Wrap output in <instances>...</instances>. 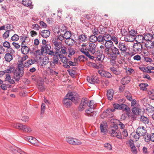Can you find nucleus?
I'll list each match as a JSON object with an SVG mask.
<instances>
[{
    "mask_svg": "<svg viewBox=\"0 0 154 154\" xmlns=\"http://www.w3.org/2000/svg\"><path fill=\"white\" fill-rule=\"evenodd\" d=\"M79 100V96L77 93L70 92H68L64 97L63 103L66 107L69 108L72 105V102L76 104L78 103Z\"/></svg>",
    "mask_w": 154,
    "mask_h": 154,
    "instance_id": "1",
    "label": "nucleus"
},
{
    "mask_svg": "<svg viewBox=\"0 0 154 154\" xmlns=\"http://www.w3.org/2000/svg\"><path fill=\"white\" fill-rule=\"evenodd\" d=\"M111 51H109L105 55L110 60L111 64L113 66L116 64V60L118 55L120 56L121 53L119 49L115 47H112L111 48Z\"/></svg>",
    "mask_w": 154,
    "mask_h": 154,
    "instance_id": "2",
    "label": "nucleus"
},
{
    "mask_svg": "<svg viewBox=\"0 0 154 154\" xmlns=\"http://www.w3.org/2000/svg\"><path fill=\"white\" fill-rule=\"evenodd\" d=\"M118 126L116 124H114L109 131V133L111 137H117L119 139H122L121 133L120 131H118Z\"/></svg>",
    "mask_w": 154,
    "mask_h": 154,
    "instance_id": "3",
    "label": "nucleus"
},
{
    "mask_svg": "<svg viewBox=\"0 0 154 154\" xmlns=\"http://www.w3.org/2000/svg\"><path fill=\"white\" fill-rule=\"evenodd\" d=\"M143 48L142 44L136 43L133 44L132 50L134 53H140L142 51Z\"/></svg>",
    "mask_w": 154,
    "mask_h": 154,
    "instance_id": "4",
    "label": "nucleus"
},
{
    "mask_svg": "<svg viewBox=\"0 0 154 154\" xmlns=\"http://www.w3.org/2000/svg\"><path fill=\"white\" fill-rule=\"evenodd\" d=\"M52 42L53 45L54 46V48L56 50V51H60L62 46V42H59L57 38H52Z\"/></svg>",
    "mask_w": 154,
    "mask_h": 154,
    "instance_id": "5",
    "label": "nucleus"
},
{
    "mask_svg": "<svg viewBox=\"0 0 154 154\" xmlns=\"http://www.w3.org/2000/svg\"><path fill=\"white\" fill-rule=\"evenodd\" d=\"M10 149L11 151L14 154H27L21 149L15 146H11Z\"/></svg>",
    "mask_w": 154,
    "mask_h": 154,
    "instance_id": "6",
    "label": "nucleus"
},
{
    "mask_svg": "<svg viewBox=\"0 0 154 154\" xmlns=\"http://www.w3.org/2000/svg\"><path fill=\"white\" fill-rule=\"evenodd\" d=\"M66 141L69 143L74 145H79L81 144L82 143L79 140L71 137H67Z\"/></svg>",
    "mask_w": 154,
    "mask_h": 154,
    "instance_id": "7",
    "label": "nucleus"
},
{
    "mask_svg": "<svg viewBox=\"0 0 154 154\" xmlns=\"http://www.w3.org/2000/svg\"><path fill=\"white\" fill-rule=\"evenodd\" d=\"M104 43V45L106 48L104 50V54L109 52L110 50V48L112 47L113 45V42L111 41L106 40Z\"/></svg>",
    "mask_w": 154,
    "mask_h": 154,
    "instance_id": "8",
    "label": "nucleus"
},
{
    "mask_svg": "<svg viewBox=\"0 0 154 154\" xmlns=\"http://www.w3.org/2000/svg\"><path fill=\"white\" fill-rule=\"evenodd\" d=\"M119 49L121 51L122 53H127V50L128 47L126 45L125 43L120 42H119L118 46Z\"/></svg>",
    "mask_w": 154,
    "mask_h": 154,
    "instance_id": "9",
    "label": "nucleus"
},
{
    "mask_svg": "<svg viewBox=\"0 0 154 154\" xmlns=\"http://www.w3.org/2000/svg\"><path fill=\"white\" fill-rule=\"evenodd\" d=\"M87 80L90 83L93 84L98 83L99 81L98 77L94 75L91 76V77H87Z\"/></svg>",
    "mask_w": 154,
    "mask_h": 154,
    "instance_id": "10",
    "label": "nucleus"
},
{
    "mask_svg": "<svg viewBox=\"0 0 154 154\" xmlns=\"http://www.w3.org/2000/svg\"><path fill=\"white\" fill-rule=\"evenodd\" d=\"M19 70H15L14 72V77L15 80L17 82H18L21 77L23 75L24 72H19Z\"/></svg>",
    "mask_w": 154,
    "mask_h": 154,
    "instance_id": "11",
    "label": "nucleus"
},
{
    "mask_svg": "<svg viewBox=\"0 0 154 154\" xmlns=\"http://www.w3.org/2000/svg\"><path fill=\"white\" fill-rule=\"evenodd\" d=\"M96 45L94 43H89L88 47L87 49L90 53L94 54L96 52Z\"/></svg>",
    "mask_w": 154,
    "mask_h": 154,
    "instance_id": "12",
    "label": "nucleus"
},
{
    "mask_svg": "<svg viewBox=\"0 0 154 154\" xmlns=\"http://www.w3.org/2000/svg\"><path fill=\"white\" fill-rule=\"evenodd\" d=\"M136 133L141 136H144L146 133V130L143 126L139 127L137 129Z\"/></svg>",
    "mask_w": 154,
    "mask_h": 154,
    "instance_id": "13",
    "label": "nucleus"
},
{
    "mask_svg": "<svg viewBox=\"0 0 154 154\" xmlns=\"http://www.w3.org/2000/svg\"><path fill=\"white\" fill-rule=\"evenodd\" d=\"M98 72V73L102 77L108 78H110L112 77V75L111 73L106 71L100 69L99 70Z\"/></svg>",
    "mask_w": 154,
    "mask_h": 154,
    "instance_id": "14",
    "label": "nucleus"
},
{
    "mask_svg": "<svg viewBox=\"0 0 154 154\" xmlns=\"http://www.w3.org/2000/svg\"><path fill=\"white\" fill-rule=\"evenodd\" d=\"M60 53L56 51L55 55L54 56L53 58V61L57 65H60L61 63L59 61V58H60Z\"/></svg>",
    "mask_w": 154,
    "mask_h": 154,
    "instance_id": "15",
    "label": "nucleus"
},
{
    "mask_svg": "<svg viewBox=\"0 0 154 154\" xmlns=\"http://www.w3.org/2000/svg\"><path fill=\"white\" fill-rule=\"evenodd\" d=\"M115 111V109H108L103 112V114L105 116L108 117L109 118L111 117L112 116V112H114Z\"/></svg>",
    "mask_w": 154,
    "mask_h": 154,
    "instance_id": "16",
    "label": "nucleus"
},
{
    "mask_svg": "<svg viewBox=\"0 0 154 154\" xmlns=\"http://www.w3.org/2000/svg\"><path fill=\"white\" fill-rule=\"evenodd\" d=\"M144 36L141 35H138L135 37V39L137 43H142L145 41Z\"/></svg>",
    "mask_w": 154,
    "mask_h": 154,
    "instance_id": "17",
    "label": "nucleus"
},
{
    "mask_svg": "<svg viewBox=\"0 0 154 154\" xmlns=\"http://www.w3.org/2000/svg\"><path fill=\"white\" fill-rule=\"evenodd\" d=\"M50 34V32L49 30H42L40 34L44 38H47L48 37Z\"/></svg>",
    "mask_w": 154,
    "mask_h": 154,
    "instance_id": "18",
    "label": "nucleus"
},
{
    "mask_svg": "<svg viewBox=\"0 0 154 154\" xmlns=\"http://www.w3.org/2000/svg\"><path fill=\"white\" fill-rule=\"evenodd\" d=\"M94 54H95V60L100 61H103V58L102 57L103 55L102 54L96 52Z\"/></svg>",
    "mask_w": 154,
    "mask_h": 154,
    "instance_id": "19",
    "label": "nucleus"
},
{
    "mask_svg": "<svg viewBox=\"0 0 154 154\" xmlns=\"http://www.w3.org/2000/svg\"><path fill=\"white\" fill-rule=\"evenodd\" d=\"M93 108H90L86 110L85 111L86 114H85V115L88 116H94L95 115V114L94 113V111L93 110Z\"/></svg>",
    "mask_w": 154,
    "mask_h": 154,
    "instance_id": "20",
    "label": "nucleus"
},
{
    "mask_svg": "<svg viewBox=\"0 0 154 154\" xmlns=\"http://www.w3.org/2000/svg\"><path fill=\"white\" fill-rule=\"evenodd\" d=\"M6 78L5 81L8 82L9 84H14L15 83L14 80L13 79H11V75L8 73L6 74Z\"/></svg>",
    "mask_w": 154,
    "mask_h": 154,
    "instance_id": "21",
    "label": "nucleus"
},
{
    "mask_svg": "<svg viewBox=\"0 0 154 154\" xmlns=\"http://www.w3.org/2000/svg\"><path fill=\"white\" fill-rule=\"evenodd\" d=\"M131 81V78L129 76L123 78L121 80V83L123 85L128 84Z\"/></svg>",
    "mask_w": 154,
    "mask_h": 154,
    "instance_id": "22",
    "label": "nucleus"
},
{
    "mask_svg": "<svg viewBox=\"0 0 154 154\" xmlns=\"http://www.w3.org/2000/svg\"><path fill=\"white\" fill-rule=\"evenodd\" d=\"M145 41H149L152 42V35L150 33H145L144 35Z\"/></svg>",
    "mask_w": 154,
    "mask_h": 154,
    "instance_id": "23",
    "label": "nucleus"
},
{
    "mask_svg": "<svg viewBox=\"0 0 154 154\" xmlns=\"http://www.w3.org/2000/svg\"><path fill=\"white\" fill-rule=\"evenodd\" d=\"M78 39L80 42L82 43L87 41L88 40V38L85 35L81 34L79 36Z\"/></svg>",
    "mask_w": 154,
    "mask_h": 154,
    "instance_id": "24",
    "label": "nucleus"
},
{
    "mask_svg": "<svg viewBox=\"0 0 154 154\" xmlns=\"http://www.w3.org/2000/svg\"><path fill=\"white\" fill-rule=\"evenodd\" d=\"M135 38L133 37L130 35H128L124 37V40L125 42H132L134 41Z\"/></svg>",
    "mask_w": 154,
    "mask_h": 154,
    "instance_id": "25",
    "label": "nucleus"
},
{
    "mask_svg": "<svg viewBox=\"0 0 154 154\" xmlns=\"http://www.w3.org/2000/svg\"><path fill=\"white\" fill-rule=\"evenodd\" d=\"M21 50L23 54L26 55L30 51V48L26 46H24L23 47L22 46V48H21Z\"/></svg>",
    "mask_w": 154,
    "mask_h": 154,
    "instance_id": "26",
    "label": "nucleus"
},
{
    "mask_svg": "<svg viewBox=\"0 0 154 154\" xmlns=\"http://www.w3.org/2000/svg\"><path fill=\"white\" fill-rule=\"evenodd\" d=\"M100 128L102 133H103V134H106L107 131L106 128V125L105 124H101L100 125Z\"/></svg>",
    "mask_w": 154,
    "mask_h": 154,
    "instance_id": "27",
    "label": "nucleus"
},
{
    "mask_svg": "<svg viewBox=\"0 0 154 154\" xmlns=\"http://www.w3.org/2000/svg\"><path fill=\"white\" fill-rule=\"evenodd\" d=\"M113 91L112 89L108 90L107 92V96L109 100H111L113 98Z\"/></svg>",
    "mask_w": 154,
    "mask_h": 154,
    "instance_id": "28",
    "label": "nucleus"
},
{
    "mask_svg": "<svg viewBox=\"0 0 154 154\" xmlns=\"http://www.w3.org/2000/svg\"><path fill=\"white\" fill-rule=\"evenodd\" d=\"M62 31H63V36L66 39L69 38L71 36V33L69 31H66V30H62Z\"/></svg>",
    "mask_w": 154,
    "mask_h": 154,
    "instance_id": "29",
    "label": "nucleus"
},
{
    "mask_svg": "<svg viewBox=\"0 0 154 154\" xmlns=\"http://www.w3.org/2000/svg\"><path fill=\"white\" fill-rule=\"evenodd\" d=\"M65 43L69 46H72L73 45L75 41L72 39L69 38L65 41Z\"/></svg>",
    "mask_w": 154,
    "mask_h": 154,
    "instance_id": "30",
    "label": "nucleus"
},
{
    "mask_svg": "<svg viewBox=\"0 0 154 154\" xmlns=\"http://www.w3.org/2000/svg\"><path fill=\"white\" fill-rule=\"evenodd\" d=\"M5 60L8 62H10L13 59V55L9 53H6L5 56Z\"/></svg>",
    "mask_w": 154,
    "mask_h": 154,
    "instance_id": "31",
    "label": "nucleus"
},
{
    "mask_svg": "<svg viewBox=\"0 0 154 154\" xmlns=\"http://www.w3.org/2000/svg\"><path fill=\"white\" fill-rule=\"evenodd\" d=\"M132 111L134 114L137 116L139 115L141 109L138 107H134L132 109Z\"/></svg>",
    "mask_w": 154,
    "mask_h": 154,
    "instance_id": "32",
    "label": "nucleus"
},
{
    "mask_svg": "<svg viewBox=\"0 0 154 154\" xmlns=\"http://www.w3.org/2000/svg\"><path fill=\"white\" fill-rule=\"evenodd\" d=\"M51 48V46L50 45L47 44L42 47V51H44L45 53V52L50 50Z\"/></svg>",
    "mask_w": 154,
    "mask_h": 154,
    "instance_id": "33",
    "label": "nucleus"
},
{
    "mask_svg": "<svg viewBox=\"0 0 154 154\" xmlns=\"http://www.w3.org/2000/svg\"><path fill=\"white\" fill-rule=\"evenodd\" d=\"M67 51V54H69L68 56L69 57H70L69 55L72 56L75 53V51L74 49L71 47L68 48Z\"/></svg>",
    "mask_w": 154,
    "mask_h": 154,
    "instance_id": "34",
    "label": "nucleus"
},
{
    "mask_svg": "<svg viewBox=\"0 0 154 154\" xmlns=\"http://www.w3.org/2000/svg\"><path fill=\"white\" fill-rule=\"evenodd\" d=\"M23 125L20 123H14L12 124V126L14 128L19 129L20 130H22Z\"/></svg>",
    "mask_w": 154,
    "mask_h": 154,
    "instance_id": "35",
    "label": "nucleus"
},
{
    "mask_svg": "<svg viewBox=\"0 0 154 154\" xmlns=\"http://www.w3.org/2000/svg\"><path fill=\"white\" fill-rule=\"evenodd\" d=\"M32 2L30 0H23L22 1V4L26 6H31L32 4Z\"/></svg>",
    "mask_w": 154,
    "mask_h": 154,
    "instance_id": "36",
    "label": "nucleus"
},
{
    "mask_svg": "<svg viewBox=\"0 0 154 154\" xmlns=\"http://www.w3.org/2000/svg\"><path fill=\"white\" fill-rule=\"evenodd\" d=\"M97 41L99 43H101L102 44H104V38L103 36H102L101 35H98L97 37Z\"/></svg>",
    "mask_w": 154,
    "mask_h": 154,
    "instance_id": "37",
    "label": "nucleus"
},
{
    "mask_svg": "<svg viewBox=\"0 0 154 154\" xmlns=\"http://www.w3.org/2000/svg\"><path fill=\"white\" fill-rule=\"evenodd\" d=\"M60 59L61 61L63 63L67 64L68 63V60L66 57H64L63 55L60 54Z\"/></svg>",
    "mask_w": 154,
    "mask_h": 154,
    "instance_id": "38",
    "label": "nucleus"
},
{
    "mask_svg": "<svg viewBox=\"0 0 154 154\" xmlns=\"http://www.w3.org/2000/svg\"><path fill=\"white\" fill-rule=\"evenodd\" d=\"M140 120L145 124H148L149 121L148 118L144 116H141Z\"/></svg>",
    "mask_w": 154,
    "mask_h": 154,
    "instance_id": "39",
    "label": "nucleus"
},
{
    "mask_svg": "<svg viewBox=\"0 0 154 154\" xmlns=\"http://www.w3.org/2000/svg\"><path fill=\"white\" fill-rule=\"evenodd\" d=\"M22 130L27 133H30L32 131V129L30 128L25 125H23V129H22Z\"/></svg>",
    "mask_w": 154,
    "mask_h": 154,
    "instance_id": "40",
    "label": "nucleus"
},
{
    "mask_svg": "<svg viewBox=\"0 0 154 154\" xmlns=\"http://www.w3.org/2000/svg\"><path fill=\"white\" fill-rule=\"evenodd\" d=\"M59 32L60 34H59L58 35L57 38L58 39H59L60 41H62L64 39V36H63V33H64L63 31H62V30L61 29L60 30H59Z\"/></svg>",
    "mask_w": 154,
    "mask_h": 154,
    "instance_id": "41",
    "label": "nucleus"
},
{
    "mask_svg": "<svg viewBox=\"0 0 154 154\" xmlns=\"http://www.w3.org/2000/svg\"><path fill=\"white\" fill-rule=\"evenodd\" d=\"M88 39L89 41L92 42V43L95 42L97 40V36L94 35H91L89 37Z\"/></svg>",
    "mask_w": 154,
    "mask_h": 154,
    "instance_id": "42",
    "label": "nucleus"
},
{
    "mask_svg": "<svg viewBox=\"0 0 154 154\" xmlns=\"http://www.w3.org/2000/svg\"><path fill=\"white\" fill-rule=\"evenodd\" d=\"M110 69L114 74L116 75H119L121 72L119 70H117L114 67H110Z\"/></svg>",
    "mask_w": 154,
    "mask_h": 154,
    "instance_id": "43",
    "label": "nucleus"
},
{
    "mask_svg": "<svg viewBox=\"0 0 154 154\" xmlns=\"http://www.w3.org/2000/svg\"><path fill=\"white\" fill-rule=\"evenodd\" d=\"M23 66L24 65L23 63H19L18 66V68H17L15 70H19V72H24Z\"/></svg>",
    "mask_w": 154,
    "mask_h": 154,
    "instance_id": "44",
    "label": "nucleus"
},
{
    "mask_svg": "<svg viewBox=\"0 0 154 154\" xmlns=\"http://www.w3.org/2000/svg\"><path fill=\"white\" fill-rule=\"evenodd\" d=\"M14 70V68L13 66H11L5 70V73H11Z\"/></svg>",
    "mask_w": 154,
    "mask_h": 154,
    "instance_id": "45",
    "label": "nucleus"
},
{
    "mask_svg": "<svg viewBox=\"0 0 154 154\" xmlns=\"http://www.w3.org/2000/svg\"><path fill=\"white\" fill-rule=\"evenodd\" d=\"M38 140L35 138L32 137V138L30 139L29 142L34 145H37V142Z\"/></svg>",
    "mask_w": 154,
    "mask_h": 154,
    "instance_id": "46",
    "label": "nucleus"
},
{
    "mask_svg": "<svg viewBox=\"0 0 154 154\" xmlns=\"http://www.w3.org/2000/svg\"><path fill=\"white\" fill-rule=\"evenodd\" d=\"M49 62V58L47 57H44L42 59V66L46 65Z\"/></svg>",
    "mask_w": 154,
    "mask_h": 154,
    "instance_id": "47",
    "label": "nucleus"
},
{
    "mask_svg": "<svg viewBox=\"0 0 154 154\" xmlns=\"http://www.w3.org/2000/svg\"><path fill=\"white\" fill-rule=\"evenodd\" d=\"M67 48H68L65 47L64 46H62L61 49V51L62 53L64 54H67Z\"/></svg>",
    "mask_w": 154,
    "mask_h": 154,
    "instance_id": "48",
    "label": "nucleus"
},
{
    "mask_svg": "<svg viewBox=\"0 0 154 154\" xmlns=\"http://www.w3.org/2000/svg\"><path fill=\"white\" fill-rule=\"evenodd\" d=\"M19 39V36L17 34H14L11 38V40L13 41H18Z\"/></svg>",
    "mask_w": 154,
    "mask_h": 154,
    "instance_id": "49",
    "label": "nucleus"
},
{
    "mask_svg": "<svg viewBox=\"0 0 154 154\" xmlns=\"http://www.w3.org/2000/svg\"><path fill=\"white\" fill-rule=\"evenodd\" d=\"M104 146L107 149L109 150L110 151L112 150V145L110 144L109 143H105L104 144Z\"/></svg>",
    "mask_w": 154,
    "mask_h": 154,
    "instance_id": "50",
    "label": "nucleus"
},
{
    "mask_svg": "<svg viewBox=\"0 0 154 154\" xmlns=\"http://www.w3.org/2000/svg\"><path fill=\"white\" fill-rule=\"evenodd\" d=\"M104 38V41L106 40L111 41L112 36L109 34H105L103 35Z\"/></svg>",
    "mask_w": 154,
    "mask_h": 154,
    "instance_id": "51",
    "label": "nucleus"
},
{
    "mask_svg": "<svg viewBox=\"0 0 154 154\" xmlns=\"http://www.w3.org/2000/svg\"><path fill=\"white\" fill-rule=\"evenodd\" d=\"M88 100L87 98H82L81 103L87 106L88 103Z\"/></svg>",
    "mask_w": 154,
    "mask_h": 154,
    "instance_id": "52",
    "label": "nucleus"
},
{
    "mask_svg": "<svg viewBox=\"0 0 154 154\" xmlns=\"http://www.w3.org/2000/svg\"><path fill=\"white\" fill-rule=\"evenodd\" d=\"M111 41H113L116 45L118 43V38L114 35H112L111 37Z\"/></svg>",
    "mask_w": 154,
    "mask_h": 154,
    "instance_id": "53",
    "label": "nucleus"
},
{
    "mask_svg": "<svg viewBox=\"0 0 154 154\" xmlns=\"http://www.w3.org/2000/svg\"><path fill=\"white\" fill-rule=\"evenodd\" d=\"M146 110L149 113H152L154 111V107L151 106H149V107H148Z\"/></svg>",
    "mask_w": 154,
    "mask_h": 154,
    "instance_id": "54",
    "label": "nucleus"
},
{
    "mask_svg": "<svg viewBox=\"0 0 154 154\" xmlns=\"http://www.w3.org/2000/svg\"><path fill=\"white\" fill-rule=\"evenodd\" d=\"M7 52H8L7 53L12 55L15 53V51L10 47L7 49Z\"/></svg>",
    "mask_w": 154,
    "mask_h": 154,
    "instance_id": "55",
    "label": "nucleus"
},
{
    "mask_svg": "<svg viewBox=\"0 0 154 154\" xmlns=\"http://www.w3.org/2000/svg\"><path fill=\"white\" fill-rule=\"evenodd\" d=\"M9 30H7L3 34V37L4 38H8L9 36Z\"/></svg>",
    "mask_w": 154,
    "mask_h": 154,
    "instance_id": "56",
    "label": "nucleus"
},
{
    "mask_svg": "<svg viewBox=\"0 0 154 154\" xmlns=\"http://www.w3.org/2000/svg\"><path fill=\"white\" fill-rule=\"evenodd\" d=\"M81 51L85 54L87 57H88L89 53L88 51L86 49L84 50V48H81L80 50Z\"/></svg>",
    "mask_w": 154,
    "mask_h": 154,
    "instance_id": "57",
    "label": "nucleus"
},
{
    "mask_svg": "<svg viewBox=\"0 0 154 154\" xmlns=\"http://www.w3.org/2000/svg\"><path fill=\"white\" fill-rule=\"evenodd\" d=\"M45 53L51 56H54L55 55V53L53 51L51 50L45 52Z\"/></svg>",
    "mask_w": 154,
    "mask_h": 154,
    "instance_id": "58",
    "label": "nucleus"
},
{
    "mask_svg": "<svg viewBox=\"0 0 154 154\" xmlns=\"http://www.w3.org/2000/svg\"><path fill=\"white\" fill-rule=\"evenodd\" d=\"M132 152L133 154H137V150L135 146H134L130 147Z\"/></svg>",
    "mask_w": 154,
    "mask_h": 154,
    "instance_id": "59",
    "label": "nucleus"
},
{
    "mask_svg": "<svg viewBox=\"0 0 154 154\" xmlns=\"http://www.w3.org/2000/svg\"><path fill=\"white\" fill-rule=\"evenodd\" d=\"M144 138L145 141L146 142H148L149 141H151V137L150 134H147V135L145 136L144 137Z\"/></svg>",
    "mask_w": 154,
    "mask_h": 154,
    "instance_id": "60",
    "label": "nucleus"
},
{
    "mask_svg": "<svg viewBox=\"0 0 154 154\" xmlns=\"http://www.w3.org/2000/svg\"><path fill=\"white\" fill-rule=\"evenodd\" d=\"M45 103H42L41 106V114H43L45 110Z\"/></svg>",
    "mask_w": 154,
    "mask_h": 154,
    "instance_id": "61",
    "label": "nucleus"
},
{
    "mask_svg": "<svg viewBox=\"0 0 154 154\" xmlns=\"http://www.w3.org/2000/svg\"><path fill=\"white\" fill-rule=\"evenodd\" d=\"M3 45L4 47L8 48L11 47L9 42L7 41H5L3 43Z\"/></svg>",
    "mask_w": 154,
    "mask_h": 154,
    "instance_id": "62",
    "label": "nucleus"
},
{
    "mask_svg": "<svg viewBox=\"0 0 154 154\" xmlns=\"http://www.w3.org/2000/svg\"><path fill=\"white\" fill-rule=\"evenodd\" d=\"M137 32L134 30H132L130 32L129 35H130L131 36L135 38Z\"/></svg>",
    "mask_w": 154,
    "mask_h": 154,
    "instance_id": "63",
    "label": "nucleus"
},
{
    "mask_svg": "<svg viewBox=\"0 0 154 154\" xmlns=\"http://www.w3.org/2000/svg\"><path fill=\"white\" fill-rule=\"evenodd\" d=\"M29 119V117L26 116H23L21 118V120L23 122H28Z\"/></svg>",
    "mask_w": 154,
    "mask_h": 154,
    "instance_id": "64",
    "label": "nucleus"
}]
</instances>
